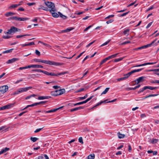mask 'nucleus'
<instances>
[{"mask_svg": "<svg viewBox=\"0 0 159 159\" xmlns=\"http://www.w3.org/2000/svg\"><path fill=\"white\" fill-rule=\"evenodd\" d=\"M32 88L31 87H29L25 88H21L18 89L16 90L13 93V95H15L18 94L20 93H23L24 92H26L29 89H30Z\"/></svg>", "mask_w": 159, "mask_h": 159, "instance_id": "f257e3e1", "label": "nucleus"}, {"mask_svg": "<svg viewBox=\"0 0 159 159\" xmlns=\"http://www.w3.org/2000/svg\"><path fill=\"white\" fill-rule=\"evenodd\" d=\"M18 30H20L14 26H12L10 29L8 30L7 32H5L4 33L6 34H11L12 33L18 31Z\"/></svg>", "mask_w": 159, "mask_h": 159, "instance_id": "f03ea898", "label": "nucleus"}, {"mask_svg": "<svg viewBox=\"0 0 159 159\" xmlns=\"http://www.w3.org/2000/svg\"><path fill=\"white\" fill-rule=\"evenodd\" d=\"M45 3L48 8L50 9V10H54L55 9V5L53 3L48 1H46Z\"/></svg>", "mask_w": 159, "mask_h": 159, "instance_id": "7ed1b4c3", "label": "nucleus"}, {"mask_svg": "<svg viewBox=\"0 0 159 159\" xmlns=\"http://www.w3.org/2000/svg\"><path fill=\"white\" fill-rule=\"evenodd\" d=\"M8 87L7 85H5L0 87V92L2 93H6L8 90Z\"/></svg>", "mask_w": 159, "mask_h": 159, "instance_id": "20e7f679", "label": "nucleus"}, {"mask_svg": "<svg viewBox=\"0 0 159 159\" xmlns=\"http://www.w3.org/2000/svg\"><path fill=\"white\" fill-rule=\"evenodd\" d=\"M48 11H49L52 14V15L53 17L55 18H57L58 17L59 15L56 13L57 11V10L56 9L54 10H49Z\"/></svg>", "mask_w": 159, "mask_h": 159, "instance_id": "39448f33", "label": "nucleus"}, {"mask_svg": "<svg viewBox=\"0 0 159 159\" xmlns=\"http://www.w3.org/2000/svg\"><path fill=\"white\" fill-rule=\"evenodd\" d=\"M46 64L50 65H53L55 66H58L60 65L59 63L56 62L54 61L47 60Z\"/></svg>", "mask_w": 159, "mask_h": 159, "instance_id": "423d86ee", "label": "nucleus"}, {"mask_svg": "<svg viewBox=\"0 0 159 159\" xmlns=\"http://www.w3.org/2000/svg\"><path fill=\"white\" fill-rule=\"evenodd\" d=\"M53 96H57L60 95V90H57L52 91L50 93Z\"/></svg>", "mask_w": 159, "mask_h": 159, "instance_id": "0eeeda50", "label": "nucleus"}, {"mask_svg": "<svg viewBox=\"0 0 159 159\" xmlns=\"http://www.w3.org/2000/svg\"><path fill=\"white\" fill-rule=\"evenodd\" d=\"M12 105L13 104H11L10 105H6L3 106L2 107H0V111L8 109L12 107Z\"/></svg>", "mask_w": 159, "mask_h": 159, "instance_id": "6e6552de", "label": "nucleus"}, {"mask_svg": "<svg viewBox=\"0 0 159 159\" xmlns=\"http://www.w3.org/2000/svg\"><path fill=\"white\" fill-rule=\"evenodd\" d=\"M144 78L145 77L143 76H141L139 78L134 81L135 82L136 84H137L143 81Z\"/></svg>", "mask_w": 159, "mask_h": 159, "instance_id": "1a4fd4ad", "label": "nucleus"}, {"mask_svg": "<svg viewBox=\"0 0 159 159\" xmlns=\"http://www.w3.org/2000/svg\"><path fill=\"white\" fill-rule=\"evenodd\" d=\"M74 29V28L72 27H70L69 28H67L66 29L62 30L60 31V33H66L69 32L71 30Z\"/></svg>", "mask_w": 159, "mask_h": 159, "instance_id": "9d476101", "label": "nucleus"}, {"mask_svg": "<svg viewBox=\"0 0 159 159\" xmlns=\"http://www.w3.org/2000/svg\"><path fill=\"white\" fill-rule=\"evenodd\" d=\"M19 60V59L18 58H13L9 60L7 62V64H10L14 62L18 61Z\"/></svg>", "mask_w": 159, "mask_h": 159, "instance_id": "9b49d317", "label": "nucleus"}, {"mask_svg": "<svg viewBox=\"0 0 159 159\" xmlns=\"http://www.w3.org/2000/svg\"><path fill=\"white\" fill-rule=\"evenodd\" d=\"M30 68H43V66L39 65H30Z\"/></svg>", "mask_w": 159, "mask_h": 159, "instance_id": "f8f14e48", "label": "nucleus"}, {"mask_svg": "<svg viewBox=\"0 0 159 159\" xmlns=\"http://www.w3.org/2000/svg\"><path fill=\"white\" fill-rule=\"evenodd\" d=\"M60 109V107L54 109H52L47 111H44V112L46 113H49L53 112L56 111L57 110Z\"/></svg>", "mask_w": 159, "mask_h": 159, "instance_id": "ddd939ff", "label": "nucleus"}, {"mask_svg": "<svg viewBox=\"0 0 159 159\" xmlns=\"http://www.w3.org/2000/svg\"><path fill=\"white\" fill-rule=\"evenodd\" d=\"M51 97L49 96H39L38 98V99L39 100H43L44 99H47L49 98H51Z\"/></svg>", "mask_w": 159, "mask_h": 159, "instance_id": "4468645a", "label": "nucleus"}, {"mask_svg": "<svg viewBox=\"0 0 159 159\" xmlns=\"http://www.w3.org/2000/svg\"><path fill=\"white\" fill-rule=\"evenodd\" d=\"M10 150L9 148H3L0 151V155L3 153L7 152V151L9 150Z\"/></svg>", "mask_w": 159, "mask_h": 159, "instance_id": "2eb2a0df", "label": "nucleus"}, {"mask_svg": "<svg viewBox=\"0 0 159 159\" xmlns=\"http://www.w3.org/2000/svg\"><path fill=\"white\" fill-rule=\"evenodd\" d=\"M84 108V107H75L74 108L71 109L70 110V111L71 112H72L73 111H76L79 110H80L81 109H83Z\"/></svg>", "mask_w": 159, "mask_h": 159, "instance_id": "dca6fc26", "label": "nucleus"}, {"mask_svg": "<svg viewBox=\"0 0 159 159\" xmlns=\"http://www.w3.org/2000/svg\"><path fill=\"white\" fill-rule=\"evenodd\" d=\"M140 86H141V85L140 84H139L137 86H135V87H134V88H128L127 89V90H135L136 89L139 88L140 87Z\"/></svg>", "mask_w": 159, "mask_h": 159, "instance_id": "f3484780", "label": "nucleus"}, {"mask_svg": "<svg viewBox=\"0 0 159 159\" xmlns=\"http://www.w3.org/2000/svg\"><path fill=\"white\" fill-rule=\"evenodd\" d=\"M28 19L29 18L26 17L21 18L20 17H17V20L24 21L28 20Z\"/></svg>", "mask_w": 159, "mask_h": 159, "instance_id": "a211bd4d", "label": "nucleus"}, {"mask_svg": "<svg viewBox=\"0 0 159 159\" xmlns=\"http://www.w3.org/2000/svg\"><path fill=\"white\" fill-rule=\"evenodd\" d=\"M132 74L131 73V72L130 71L127 74H125L124 75V77L125 80L127 79Z\"/></svg>", "mask_w": 159, "mask_h": 159, "instance_id": "6ab92c4d", "label": "nucleus"}, {"mask_svg": "<svg viewBox=\"0 0 159 159\" xmlns=\"http://www.w3.org/2000/svg\"><path fill=\"white\" fill-rule=\"evenodd\" d=\"M95 156L94 154L93 153L89 155L87 157L88 159H94Z\"/></svg>", "mask_w": 159, "mask_h": 159, "instance_id": "aec40b11", "label": "nucleus"}, {"mask_svg": "<svg viewBox=\"0 0 159 159\" xmlns=\"http://www.w3.org/2000/svg\"><path fill=\"white\" fill-rule=\"evenodd\" d=\"M117 135L119 138L123 139L125 137V135L124 134H121L120 132L117 133Z\"/></svg>", "mask_w": 159, "mask_h": 159, "instance_id": "412c9836", "label": "nucleus"}, {"mask_svg": "<svg viewBox=\"0 0 159 159\" xmlns=\"http://www.w3.org/2000/svg\"><path fill=\"white\" fill-rule=\"evenodd\" d=\"M37 105V103H35L34 104H32L31 105H28L26 107H25V108H24L23 109V110L25 109L28 108L29 107H34V106H36Z\"/></svg>", "mask_w": 159, "mask_h": 159, "instance_id": "4be33fe9", "label": "nucleus"}, {"mask_svg": "<svg viewBox=\"0 0 159 159\" xmlns=\"http://www.w3.org/2000/svg\"><path fill=\"white\" fill-rule=\"evenodd\" d=\"M39 43H41L43 45H44L46 47L49 48H50V46L49 44H48L47 43H44L41 41H39Z\"/></svg>", "mask_w": 159, "mask_h": 159, "instance_id": "5701e85b", "label": "nucleus"}, {"mask_svg": "<svg viewBox=\"0 0 159 159\" xmlns=\"http://www.w3.org/2000/svg\"><path fill=\"white\" fill-rule=\"evenodd\" d=\"M147 89L146 86H144L143 88L140 89L139 91L138 92V93H140L141 92H143L144 90Z\"/></svg>", "mask_w": 159, "mask_h": 159, "instance_id": "b1692460", "label": "nucleus"}, {"mask_svg": "<svg viewBox=\"0 0 159 159\" xmlns=\"http://www.w3.org/2000/svg\"><path fill=\"white\" fill-rule=\"evenodd\" d=\"M15 13L11 12H8L7 13H6L5 14V16L7 17H8L10 16H12L13 15H15Z\"/></svg>", "mask_w": 159, "mask_h": 159, "instance_id": "393cba45", "label": "nucleus"}, {"mask_svg": "<svg viewBox=\"0 0 159 159\" xmlns=\"http://www.w3.org/2000/svg\"><path fill=\"white\" fill-rule=\"evenodd\" d=\"M129 29H127L126 30H125L123 32L124 34V35L127 36L129 34Z\"/></svg>", "mask_w": 159, "mask_h": 159, "instance_id": "a878e982", "label": "nucleus"}, {"mask_svg": "<svg viewBox=\"0 0 159 159\" xmlns=\"http://www.w3.org/2000/svg\"><path fill=\"white\" fill-rule=\"evenodd\" d=\"M13 50V49L12 48V49H11L9 50H6V51L3 52L2 53H3V54H5V53H10L12 52V51Z\"/></svg>", "mask_w": 159, "mask_h": 159, "instance_id": "bb28decb", "label": "nucleus"}, {"mask_svg": "<svg viewBox=\"0 0 159 159\" xmlns=\"http://www.w3.org/2000/svg\"><path fill=\"white\" fill-rule=\"evenodd\" d=\"M147 88V89H149L151 90H155L157 88H158V87H153L152 86H146Z\"/></svg>", "mask_w": 159, "mask_h": 159, "instance_id": "cd10ccee", "label": "nucleus"}, {"mask_svg": "<svg viewBox=\"0 0 159 159\" xmlns=\"http://www.w3.org/2000/svg\"><path fill=\"white\" fill-rule=\"evenodd\" d=\"M30 35H31L30 34H25L24 35H18L16 36V37L17 38H19L24 36H30Z\"/></svg>", "mask_w": 159, "mask_h": 159, "instance_id": "c85d7f7f", "label": "nucleus"}, {"mask_svg": "<svg viewBox=\"0 0 159 159\" xmlns=\"http://www.w3.org/2000/svg\"><path fill=\"white\" fill-rule=\"evenodd\" d=\"M67 72H60V78H65V77H66V76L64 75L65 74H67Z\"/></svg>", "mask_w": 159, "mask_h": 159, "instance_id": "c756f323", "label": "nucleus"}, {"mask_svg": "<svg viewBox=\"0 0 159 159\" xmlns=\"http://www.w3.org/2000/svg\"><path fill=\"white\" fill-rule=\"evenodd\" d=\"M30 140L33 142H35L37 140L39 139L36 137H31L30 138Z\"/></svg>", "mask_w": 159, "mask_h": 159, "instance_id": "7c9ffc66", "label": "nucleus"}, {"mask_svg": "<svg viewBox=\"0 0 159 159\" xmlns=\"http://www.w3.org/2000/svg\"><path fill=\"white\" fill-rule=\"evenodd\" d=\"M30 65H28L27 66H26L25 67H20L19 69V70H22L24 69H27V68H30Z\"/></svg>", "mask_w": 159, "mask_h": 159, "instance_id": "2f4dec72", "label": "nucleus"}, {"mask_svg": "<svg viewBox=\"0 0 159 159\" xmlns=\"http://www.w3.org/2000/svg\"><path fill=\"white\" fill-rule=\"evenodd\" d=\"M109 88H106L105 90L102 92V93H101V95H102L103 94H106L107 93L108 91L109 90Z\"/></svg>", "mask_w": 159, "mask_h": 159, "instance_id": "473e14b6", "label": "nucleus"}, {"mask_svg": "<svg viewBox=\"0 0 159 159\" xmlns=\"http://www.w3.org/2000/svg\"><path fill=\"white\" fill-rule=\"evenodd\" d=\"M88 94H87L84 97H80L79 98L80 100H83L86 99L88 97Z\"/></svg>", "mask_w": 159, "mask_h": 159, "instance_id": "72a5a7b5", "label": "nucleus"}, {"mask_svg": "<svg viewBox=\"0 0 159 159\" xmlns=\"http://www.w3.org/2000/svg\"><path fill=\"white\" fill-rule=\"evenodd\" d=\"M60 17L62 18L63 19L65 20L67 18V17L65 15H63L61 13H60Z\"/></svg>", "mask_w": 159, "mask_h": 159, "instance_id": "f704fd0d", "label": "nucleus"}, {"mask_svg": "<svg viewBox=\"0 0 159 159\" xmlns=\"http://www.w3.org/2000/svg\"><path fill=\"white\" fill-rule=\"evenodd\" d=\"M84 103H85V102H84V101L81 102H78V103L74 104V106H76L77 105H81V104H84Z\"/></svg>", "mask_w": 159, "mask_h": 159, "instance_id": "c9c22d12", "label": "nucleus"}, {"mask_svg": "<svg viewBox=\"0 0 159 159\" xmlns=\"http://www.w3.org/2000/svg\"><path fill=\"white\" fill-rule=\"evenodd\" d=\"M142 70V69H137V70H133L131 71V73H132V74H133V73H135V72H138L141 71Z\"/></svg>", "mask_w": 159, "mask_h": 159, "instance_id": "e433bc0d", "label": "nucleus"}, {"mask_svg": "<svg viewBox=\"0 0 159 159\" xmlns=\"http://www.w3.org/2000/svg\"><path fill=\"white\" fill-rule=\"evenodd\" d=\"M33 71L37 72H43V70H42L41 69H34L32 70Z\"/></svg>", "mask_w": 159, "mask_h": 159, "instance_id": "4c0bfd02", "label": "nucleus"}, {"mask_svg": "<svg viewBox=\"0 0 159 159\" xmlns=\"http://www.w3.org/2000/svg\"><path fill=\"white\" fill-rule=\"evenodd\" d=\"M93 97V96H92L90 97L89 98H87L86 100H84V101L85 102V103H87L91 99H92V98Z\"/></svg>", "mask_w": 159, "mask_h": 159, "instance_id": "58836bf2", "label": "nucleus"}, {"mask_svg": "<svg viewBox=\"0 0 159 159\" xmlns=\"http://www.w3.org/2000/svg\"><path fill=\"white\" fill-rule=\"evenodd\" d=\"M157 62H148L146 63H144V66L148 65H153L154 64H155Z\"/></svg>", "mask_w": 159, "mask_h": 159, "instance_id": "ea45409f", "label": "nucleus"}, {"mask_svg": "<svg viewBox=\"0 0 159 159\" xmlns=\"http://www.w3.org/2000/svg\"><path fill=\"white\" fill-rule=\"evenodd\" d=\"M124 57H123L122 58L116 59L114 61L115 62H118V61H121L124 58Z\"/></svg>", "mask_w": 159, "mask_h": 159, "instance_id": "a19ab883", "label": "nucleus"}, {"mask_svg": "<svg viewBox=\"0 0 159 159\" xmlns=\"http://www.w3.org/2000/svg\"><path fill=\"white\" fill-rule=\"evenodd\" d=\"M151 82L152 83H157L159 84V80H155L152 81Z\"/></svg>", "mask_w": 159, "mask_h": 159, "instance_id": "79ce46f5", "label": "nucleus"}, {"mask_svg": "<svg viewBox=\"0 0 159 159\" xmlns=\"http://www.w3.org/2000/svg\"><path fill=\"white\" fill-rule=\"evenodd\" d=\"M79 141L81 144H83L84 143L83 141V139L82 137H80L78 139Z\"/></svg>", "mask_w": 159, "mask_h": 159, "instance_id": "37998d69", "label": "nucleus"}, {"mask_svg": "<svg viewBox=\"0 0 159 159\" xmlns=\"http://www.w3.org/2000/svg\"><path fill=\"white\" fill-rule=\"evenodd\" d=\"M65 92V90L64 89H60V95L64 93Z\"/></svg>", "mask_w": 159, "mask_h": 159, "instance_id": "c03bdc74", "label": "nucleus"}, {"mask_svg": "<svg viewBox=\"0 0 159 159\" xmlns=\"http://www.w3.org/2000/svg\"><path fill=\"white\" fill-rule=\"evenodd\" d=\"M20 5V4H15V5H13L11 6V7L12 8H16V7H17L18 6H19Z\"/></svg>", "mask_w": 159, "mask_h": 159, "instance_id": "a18cd8bd", "label": "nucleus"}, {"mask_svg": "<svg viewBox=\"0 0 159 159\" xmlns=\"http://www.w3.org/2000/svg\"><path fill=\"white\" fill-rule=\"evenodd\" d=\"M110 41L109 40V41H107V42H105V43H103V44H102L101 45V46L102 47V46H105V45H107L109 43V42Z\"/></svg>", "mask_w": 159, "mask_h": 159, "instance_id": "49530a36", "label": "nucleus"}, {"mask_svg": "<svg viewBox=\"0 0 159 159\" xmlns=\"http://www.w3.org/2000/svg\"><path fill=\"white\" fill-rule=\"evenodd\" d=\"M45 102H46L45 101L40 102H39L37 103V105H40V104H42V105L44 104Z\"/></svg>", "mask_w": 159, "mask_h": 159, "instance_id": "de8ad7c7", "label": "nucleus"}, {"mask_svg": "<svg viewBox=\"0 0 159 159\" xmlns=\"http://www.w3.org/2000/svg\"><path fill=\"white\" fill-rule=\"evenodd\" d=\"M34 60L36 62H41V61L42 60H41L39 59H34Z\"/></svg>", "mask_w": 159, "mask_h": 159, "instance_id": "09e8293b", "label": "nucleus"}, {"mask_svg": "<svg viewBox=\"0 0 159 159\" xmlns=\"http://www.w3.org/2000/svg\"><path fill=\"white\" fill-rule=\"evenodd\" d=\"M43 129V128H39L37 129L34 131V132L35 133H36L37 132H39L40 131H41L42 129Z\"/></svg>", "mask_w": 159, "mask_h": 159, "instance_id": "8fccbe9b", "label": "nucleus"}, {"mask_svg": "<svg viewBox=\"0 0 159 159\" xmlns=\"http://www.w3.org/2000/svg\"><path fill=\"white\" fill-rule=\"evenodd\" d=\"M35 53L38 56H39L40 55V52L38 50H35Z\"/></svg>", "mask_w": 159, "mask_h": 159, "instance_id": "3c124183", "label": "nucleus"}, {"mask_svg": "<svg viewBox=\"0 0 159 159\" xmlns=\"http://www.w3.org/2000/svg\"><path fill=\"white\" fill-rule=\"evenodd\" d=\"M11 37V36H9L3 35L2 36V38L4 39H8Z\"/></svg>", "mask_w": 159, "mask_h": 159, "instance_id": "603ef678", "label": "nucleus"}, {"mask_svg": "<svg viewBox=\"0 0 159 159\" xmlns=\"http://www.w3.org/2000/svg\"><path fill=\"white\" fill-rule=\"evenodd\" d=\"M118 53H116L115 54L112 55L111 56H110V57L111 59L114 58L116 57V55L118 54Z\"/></svg>", "mask_w": 159, "mask_h": 159, "instance_id": "864d4df0", "label": "nucleus"}, {"mask_svg": "<svg viewBox=\"0 0 159 159\" xmlns=\"http://www.w3.org/2000/svg\"><path fill=\"white\" fill-rule=\"evenodd\" d=\"M154 8V7L153 6H152L149 8H148L146 10V12H147L150 10H151Z\"/></svg>", "mask_w": 159, "mask_h": 159, "instance_id": "5fc2aeb1", "label": "nucleus"}, {"mask_svg": "<svg viewBox=\"0 0 159 159\" xmlns=\"http://www.w3.org/2000/svg\"><path fill=\"white\" fill-rule=\"evenodd\" d=\"M95 40H94L92 42H91V43H89V44H88L86 46V48L89 47V46H90L91 45H92V44H93L95 42Z\"/></svg>", "mask_w": 159, "mask_h": 159, "instance_id": "6e6d98bb", "label": "nucleus"}, {"mask_svg": "<svg viewBox=\"0 0 159 159\" xmlns=\"http://www.w3.org/2000/svg\"><path fill=\"white\" fill-rule=\"evenodd\" d=\"M17 16H13L10 18V19L12 20H17Z\"/></svg>", "mask_w": 159, "mask_h": 159, "instance_id": "4d7b16f0", "label": "nucleus"}, {"mask_svg": "<svg viewBox=\"0 0 159 159\" xmlns=\"http://www.w3.org/2000/svg\"><path fill=\"white\" fill-rule=\"evenodd\" d=\"M130 43V41H125L121 44V45H125L127 43Z\"/></svg>", "mask_w": 159, "mask_h": 159, "instance_id": "13d9d810", "label": "nucleus"}, {"mask_svg": "<svg viewBox=\"0 0 159 159\" xmlns=\"http://www.w3.org/2000/svg\"><path fill=\"white\" fill-rule=\"evenodd\" d=\"M34 44V42H31L29 43H27V46H30V45H33Z\"/></svg>", "mask_w": 159, "mask_h": 159, "instance_id": "bf43d9fd", "label": "nucleus"}, {"mask_svg": "<svg viewBox=\"0 0 159 159\" xmlns=\"http://www.w3.org/2000/svg\"><path fill=\"white\" fill-rule=\"evenodd\" d=\"M114 15H109L108 16L106 17L105 19H108L110 18L111 17H114Z\"/></svg>", "mask_w": 159, "mask_h": 159, "instance_id": "052dcab7", "label": "nucleus"}, {"mask_svg": "<svg viewBox=\"0 0 159 159\" xmlns=\"http://www.w3.org/2000/svg\"><path fill=\"white\" fill-rule=\"evenodd\" d=\"M117 81H120L121 80H125L124 78V77H123L121 78H120L117 79Z\"/></svg>", "mask_w": 159, "mask_h": 159, "instance_id": "680f3d73", "label": "nucleus"}, {"mask_svg": "<svg viewBox=\"0 0 159 159\" xmlns=\"http://www.w3.org/2000/svg\"><path fill=\"white\" fill-rule=\"evenodd\" d=\"M114 20H113L111 19V20H109L107 21L106 22V23L107 24H109V23L112 22Z\"/></svg>", "mask_w": 159, "mask_h": 159, "instance_id": "e2e57ef3", "label": "nucleus"}, {"mask_svg": "<svg viewBox=\"0 0 159 159\" xmlns=\"http://www.w3.org/2000/svg\"><path fill=\"white\" fill-rule=\"evenodd\" d=\"M35 4V3L34 2H31V3H27V5L29 6H31Z\"/></svg>", "mask_w": 159, "mask_h": 159, "instance_id": "0e129e2a", "label": "nucleus"}, {"mask_svg": "<svg viewBox=\"0 0 159 159\" xmlns=\"http://www.w3.org/2000/svg\"><path fill=\"white\" fill-rule=\"evenodd\" d=\"M152 22H151L149 23L147 25L146 27V28L148 29V28H149L152 25Z\"/></svg>", "mask_w": 159, "mask_h": 159, "instance_id": "69168bd1", "label": "nucleus"}, {"mask_svg": "<svg viewBox=\"0 0 159 159\" xmlns=\"http://www.w3.org/2000/svg\"><path fill=\"white\" fill-rule=\"evenodd\" d=\"M158 141V140L157 139H154L152 141V143H156Z\"/></svg>", "mask_w": 159, "mask_h": 159, "instance_id": "338daca9", "label": "nucleus"}, {"mask_svg": "<svg viewBox=\"0 0 159 159\" xmlns=\"http://www.w3.org/2000/svg\"><path fill=\"white\" fill-rule=\"evenodd\" d=\"M106 61L105 60V59L103 60L100 62V65H101L102 64L104 63Z\"/></svg>", "mask_w": 159, "mask_h": 159, "instance_id": "774afa93", "label": "nucleus"}]
</instances>
